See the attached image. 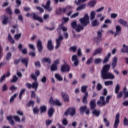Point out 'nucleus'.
Wrapping results in <instances>:
<instances>
[{
  "label": "nucleus",
  "instance_id": "79ce46f5",
  "mask_svg": "<svg viewBox=\"0 0 128 128\" xmlns=\"http://www.w3.org/2000/svg\"><path fill=\"white\" fill-rule=\"evenodd\" d=\"M92 26H96L100 25V23L98 22V20L96 19L95 20H94V21H92Z\"/></svg>",
  "mask_w": 128,
  "mask_h": 128
},
{
  "label": "nucleus",
  "instance_id": "a18cd8bd",
  "mask_svg": "<svg viewBox=\"0 0 128 128\" xmlns=\"http://www.w3.org/2000/svg\"><path fill=\"white\" fill-rule=\"evenodd\" d=\"M22 37V33H19L18 34H16L14 35V38L15 40L18 41L19 39Z\"/></svg>",
  "mask_w": 128,
  "mask_h": 128
},
{
  "label": "nucleus",
  "instance_id": "a19ab883",
  "mask_svg": "<svg viewBox=\"0 0 128 128\" xmlns=\"http://www.w3.org/2000/svg\"><path fill=\"white\" fill-rule=\"evenodd\" d=\"M96 17V12L94 11H92L90 14V19L91 20H94Z\"/></svg>",
  "mask_w": 128,
  "mask_h": 128
},
{
  "label": "nucleus",
  "instance_id": "864d4df0",
  "mask_svg": "<svg viewBox=\"0 0 128 128\" xmlns=\"http://www.w3.org/2000/svg\"><path fill=\"white\" fill-rule=\"evenodd\" d=\"M102 60L101 58H96L94 61L95 64H100L102 62Z\"/></svg>",
  "mask_w": 128,
  "mask_h": 128
},
{
  "label": "nucleus",
  "instance_id": "412c9836",
  "mask_svg": "<svg viewBox=\"0 0 128 128\" xmlns=\"http://www.w3.org/2000/svg\"><path fill=\"white\" fill-rule=\"evenodd\" d=\"M76 113V110L74 107H70V114L72 116L75 115Z\"/></svg>",
  "mask_w": 128,
  "mask_h": 128
},
{
  "label": "nucleus",
  "instance_id": "7ed1b4c3",
  "mask_svg": "<svg viewBox=\"0 0 128 128\" xmlns=\"http://www.w3.org/2000/svg\"><path fill=\"white\" fill-rule=\"evenodd\" d=\"M61 29H62V31L64 32L67 31L68 30L67 28H66V27H62V26H60V28H58L57 31L60 36H58V38H57V39H56V49L59 48L60 46L61 41H62V40H63L64 39L63 36L61 35Z\"/></svg>",
  "mask_w": 128,
  "mask_h": 128
},
{
  "label": "nucleus",
  "instance_id": "f8f14e48",
  "mask_svg": "<svg viewBox=\"0 0 128 128\" xmlns=\"http://www.w3.org/2000/svg\"><path fill=\"white\" fill-rule=\"evenodd\" d=\"M72 60L73 62H74V66L76 67H77L80 63L79 59L78 58V56L76 54L73 55L72 56Z\"/></svg>",
  "mask_w": 128,
  "mask_h": 128
},
{
  "label": "nucleus",
  "instance_id": "4be33fe9",
  "mask_svg": "<svg viewBox=\"0 0 128 128\" xmlns=\"http://www.w3.org/2000/svg\"><path fill=\"white\" fill-rule=\"evenodd\" d=\"M54 108H51L48 110V115L49 117H52V115H54Z\"/></svg>",
  "mask_w": 128,
  "mask_h": 128
},
{
  "label": "nucleus",
  "instance_id": "e433bc0d",
  "mask_svg": "<svg viewBox=\"0 0 128 128\" xmlns=\"http://www.w3.org/2000/svg\"><path fill=\"white\" fill-rule=\"evenodd\" d=\"M35 104L34 101L33 100H30L28 103L26 104V106L28 107H30V106H32V107H34V105Z\"/></svg>",
  "mask_w": 128,
  "mask_h": 128
},
{
  "label": "nucleus",
  "instance_id": "4c0bfd02",
  "mask_svg": "<svg viewBox=\"0 0 128 128\" xmlns=\"http://www.w3.org/2000/svg\"><path fill=\"white\" fill-rule=\"evenodd\" d=\"M92 113L93 114H94V115H95V116L98 117V116H100V110H97L96 109H95L92 112Z\"/></svg>",
  "mask_w": 128,
  "mask_h": 128
},
{
  "label": "nucleus",
  "instance_id": "09e8293b",
  "mask_svg": "<svg viewBox=\"0 0 128 128\" xmlns=\"http://www.w3.org/2000/svg\"><path fill=\"white\" fill-rule=\"evenodd\" d=\"M33 112L34 114H38L40 112V109H38V107H34L33 108Z\"/></svg>",
  "mask_w": 128,
  "mask_h": 128
},
{
  "label": "nucleus",
  "instance_id": "5fc2aeb1",
  "mask_svg": "<svg viewBox=\"0 0 128 128\" xmlns=\"http://www.w3.org/2000/svg\"><path fill=\"white\" fill-rule=\"evenodd\" d=\"M86 108H87V106L86 105L85 106H82L80 110V112H84L85 111H86Z\"/></svg>",
  "mask_w": 128,
  "mask_h": 128
},
{
  "label": "nucleus",
  "instance_id": "bb28decb",
  "mask_svg": "<svg viewBox=\"0 0 128 128\" xmlns=\"http://www.w3.org/2000/svg\"><path fill=\"white\" fill-rule=\"evenodd\" d=\"M10 72H8L6 74H4L3 76H2L1 77V83L2 82H3V81H4L6 77H10Z\"/></svg>",
  "mask_w": 128,
  "mask_h": 128
},
{
  "label": "nucleus",
  "instance_id": "c756f323",
  "mask_svg": "<svg viewBox=\"0 0 128 128\" xmlns=\"http://www.w3.org/2000/svg\"><path fill=\"white\" fill-rule=\"evenodd\" d=\"M8 40L10 41V43L12 44H14L15 41L14 39H13L12 35L10 34H8Z\"/></svg>",
  "mask_w": 128,
  "mask_h": 128
},
{
  "label": "nucleus",
  "instance_id": "1a4fd4ad",
  "mask_svg": "<svg viewBox=\"0 0 128 128\" xmlns=\"http://www.w3.org/2000/svg\"><path fill=\"white\" fill-rule=\"evenodd\" d=\"M36 47L39 53H42L44 47L42 46V42L41 40H38L36 43Z\"/></svg>",
  "mask_w": 128,
  "mask_h": 128
},
{
  "label": "nucleus",
  "instance_id": "2f4dec72",
  "mask_svg": "<svg viewBox=\"0 0 128 128\" xmlns=\"http://www.w3.org/2000/svg\"><path fill=\"white\" fill-rule=\"evenodd\" d=\"M18 80V78L17 77L16 75H14L12 76V79L10 80V82L12 83H15L16 82H17Z\"/></svg>",
  "mask_w": 128,
  "mask_h": 128
},
{
  "label": "nucleus",
  "instance_id": "f3484780",
  "mask_svg": "<svg viewBox=\"0 0 128 128\" xmlns=\"http://www.w3.org/2000/svg\"><path fill=\"white\" fill-rule=\"evenodd\" d=\"M90 109H95L96 104V99H93L90 101Z\"/></svg>",
  "mask_w": 128,
  "mask_h": 128
},
{
  "label": "nucleus",
  "instance_id": "5701e85b",
  "mask_svg": "<svg viewBox=\"0 0 128 128\" xmlns=\"http://www.w3.org/2000/svg\"><path fill=\"white\" fill-rule=\"evenodd\" d=\"M42 63H48V64H50V63H52V60L50 58H46L45 57L42 60Z\"/></svg>",
  "mask_w": 128,
  "mask_h": 128
},
{
  "label": "nucleus",
  "instance_id": "9b49d317",
  "mask_svg": "<svg viewBox=\"0 0 128 128\" xmlns=\"http://www.w3.org/2000/svg\"><path fill=\"white\" fill-rule=\"evenodd\" d=\"M120 113H117L116 116V119L114 123V128H118L120 122Z\"/></svg>",
  "mask_w": 128,
  "mask_h": 128
},
{
  "label": "nucleus",
  "instance_id": "c03bdc74",
  "mask_svg": "<svg viewBox=\"0 0 128 128\" xmlns=\"http://www.w3.org/2000/svg\"><path fill=\"white\" fill-rule=\"evenodd\" d=\"M40 110L41 113H44L46 111V106H45L44 105L40 107Z\"/></svg>",
  "mask_w": 128,
  "mask_h": 128
},
{
  "label": "nucleus",
  "instance_id": "39448f33",
  "mask_svg": "<svg viewBox=\"0 0 128 128\" xmlns=\"http://www.w3.org/2000/svg\"><path fill=\"white\" fill-rule=\"evenodd\" d=\"M118 59L117 57L114 56L112 59V68L114 70V72L116 73L117 75H118L120 74L119 71L117 70V69H116V67L117 65Z\"/></svg>",
  "mask_w": 128,
  "mask_h": 128
},
{
  "label": "nucleus",
  "instance_id": "13d9d810",
  "mask_svg": "<svg viewBox=\"0 0 128 128\" xmlns=\"http://www.w3.org/2000/svg\"><path fill=\"white\" fill-rule=\"evenodd\" d=\"M104 84L106 86H108L110 85H112L113 84V81H105Z\"/></svg>",
  "mask_w": 128,
  "mask_h": 128
},
{
  "label": "nucleus",
  "instance_id": "f03ea898",
  "mask_svg": "<svg viewBox=\"0 0 128 128\" xmlns=\"http://www.w3.org/2000/svg\"><path fill=\"white\" fill-rule=\"evenodd\" d=\"M30 77L34 82H33L32 84L29 82H27L26 83V86L28 89H31L32 88L33 89H34L36 91H37L38 88L39 86V83L38 82V77H36V76L34 74H31Z\"/></svg>",
  "mask_w": 128,
  "mask_h": 128
},
{
  "label": "nucleus",
  "instance_id": "ddd939ff",
  "mask_svg": "<svg viewBox=\"0 0 128 128\" xmlns=\"http://www.w3.org/2000/svg\"><path fill=\"white\" fill-rule=\"evenodd\" d=\"M61 96L65 102H68L70 101V97L66 92H62Z\"/></svg>",
  "mask_w": 128,
  "mask_h": 128
},
{
  "label": "nucleus",
  "instance_id": "6e6552de",
  "mask_svg": "<svg viewBox=\"0 0 128 128\" xmlns=\"http://www.w3.org/2000/svg\"><path fill=\"white\" fill-rule=\"evenodd\" d=\"M42 7H44V8L47 10L48 12H50V11H52V8L50 7V0H48L47 1L46 3V5H44V4H42Z\"/></svg>",
  "mask_w": 128,
  "mask_h": 128
},
{
  "label": "nucleus",
  "instance_id": "338daca9",
  "mask_svg": "<svg viewBox=\"0 0 128 128\" xmlns=\"http://www.w3.org/2000/svg\"><path fill=\"white\" fill-rule=\"evenodd\" d=\"M102 84H100V83H98V84H97V90H100L102 89Z\"/></svg>",
  "mask_w": 128,
  "mask_h": 128
},
{
  "label": "nucleus",
  "instance_id": "423d86ee",
  "mask_svg": "<svg viewBox=\"0 0 128 128\" xmlns=\"http://www.w3.org/2000/svg\"><path fill=\"white\" fill-rule=\"evenodd\" d=\"M102 32L100 31H98L97 33V38H94V41L96 42L97 46L99 45L102 40Z\"/></svg>",
  "mask_w": 128,
  "mask_h": 128
},
{
  "label": "nucleus",
  "instance_id": "aec40b11",
  "mask_svg": "<svg viewBox=\"0 0 128 128\" xmlns=\"http://www.w3.org/2000/svg\"><path fill=\"white\" fill-rule=\"evenodd\" d=\"M21 62L22 64H24L26 67H28L29 63V59H28V58H22L21 60Z\"/></svg>",
  "mask_w": 128,
  "mask_h": 128
},
{
  "label": "nucleus",
  "instance_id": "e2e57ef3",
  "mask_svg": "<svg viewBox=\"0 0 128 128\" xmlns=\"http://www.w3.org/2000/svg\"><path fill=\"white\" fill-rule=\"evenodd\" d=\"M122 96H123L122 91H120V92H119L118 94L116 96V98L118 99H120V98H122Z\"/></svg>",
  "mask_w": 128,
  "mask_h": 128
},
{
  "label": "nucleus",
  "instance_id": "603ef678",
  "mask_svg": "<svg viewBox=\"0 0 128 128\" xmlns=\"http://www.w3.org/2000/svg\"><path fill=\"white\" fill-rule=\"evenodd\" d=\"M62 8H58L56 10V13L57 15H60V14H62Z\"/></svg>",
  "mask_w": 128,
  "mask_h": 128
},
{
  "label": "nucleus",
  "instance_id": "393cba45",
  "mask_svg": "<svg viewBox=\"0 0 128 128\" xmlns=\"http://www.w3.org/2000/svg\"><path fill=\"white\" fill-rule=\"evenodd\" d=\"M7 119L9 121V122L11 125H14L15 122L14 120L12 119V116H7Z\"/></svg>",
  "mask_w": 128,
  "mask_h": 128
},
{
  "label": "nucleus",
  "instance_id": "3c124183",
  "mask_svg": "<svg viewBox=\"0 0 128 128\" xmlns=\"http://www.w3.org/2000/svg\"><path fill=\"white\" fill-rule=\"evenodd\" d=\"M12 56V54L11 52H8V53H7V55L6 56V60H10Z\"/></svg>",
  "mask_w": 128,
  "mask_h": 128
},
{
  "label": "nucleus",
  "instance_id": "0eeeda50",
  "mask_svg": "<svg viewBox=\"0 0 128 128\" xmlns=\"http://www.w3.org/2000/svg\"><path fill=\"white\" fill-rule=\"evenodd\" d=\"M97 104L98 106H105L106 101L104 96H100V98L97 101Z\"/></svg>",
  "mask_w": 128,
  "mask_h": 128
},
{
  "label": "nucleus",
  "instance_id": "4d7b16f0",
  "mask_svg": "<svg viewBox=\"0 0 128 128\" xmlns=\"http://www.w3.org/2000/svg\"><path fill=\"white\" fill-rule=\"evenodd\" d=\"M110 98H112V96L110 95H108V96H107L106 98V100L105 101V105H106V104H108L110 102Z\"/></svg>",
  "mask_w": 128,
  "mask_h": 128
},
{
  "label": "nucleus",
  "instance_id": "6ab92c4d",
  "mask_svg": "<svg viewBox=\"0 0 128 128\" xmlns=\"http://www.w3.org/2000/svg\"><path fill=\"white\" fill-rule=\"evenodd\" d=\"M32 14H33V19H34V20H38L40 23L44 22V20H42V17H39L38 16H36L35 13H32Z\"/></svg>",
  "mask_w": 128,
  "mask_h": 128
},
{
  "label": "nucleus",
  "instance_id": "ea45409f",
  "mask_svg": "<svg viewBox=\"0 0 128 128\" xmlns=\"http://www.w3.org/2000/svg\"><path fill=\"white\" fill-rule=\"evenodd\" d=\"M85 7H86V4H82V5H80V6H78V8H76V11L82 10L83 9H84Z\"/></svg>",
  "mask_w": 128,
  "mask_h": 128
},
{
  "label": "nucleus",
  "instance_id": "c85d7f7f",
  "mask_svg": "<svg viewBox=\"0 0 128 128\" xmlns=\"http://www.w3.org/2000/svg\"><path fill=\"white\" fill-rule=\"evenodd\" d=\"M88 92H86L85 93V94L83 97V98H82L83 103H87V102H88L87 98H88Z\"/></svg>",
  "mask_w": 128,
  "mask_h": 128
},
{
  "label": "nucleus",
  "instance_id": "680f3d73",
  "mask_svg": "<svg viewBox=\"0 0 128 128\" xmlns=\"http://www.w3.org/2000/svg\"><path fill=\"white\" fill-rule=\"evenodd\" d=\"M76 48L77 47L76 46H72V47H70V50L72 52H76Z\"/></svg>",
  "mask_w": 128,
  "mask_h": 128
},
{
  "label": "nucleus",
  "instance_id": "052dcab7",
  "mask_svg": "<svg viewBox=\"0 0 128 128\" xmlns=\"http://www.w3.org/2000/svg\"><path fill=\"white\" fill-rule=\"evenodd\" d=\"M17 96V94H14V95H12V97L10 98V102H14L15 98H16V97Z\"/></svg>",
  "mask_w": 128,
  "mask_h": 128
},
{
  "label": "nucleus",
  "instance_id": "4468645a",
  "mask_svg": "<svg viewBox=\"0 0 128 128\" xmlns=\"http://www.w3.org/2000/svg\"><path fill=\"white\" fill-rule=\"evenodd\" d=\"M116 32L114 34V37H116L117 35L121 34L122 27L120 25H117L116 27Z\"/></svg>",
  "mask_w": 128,
  "mask_h": 128
},
{
  "label": "nucleus",
  "instance_id": "a211bd4d",
  "mask_svg": "<svg viewBox=\"0 0 128 128\" xmlns=\"http://www.w3.org/2000/svg\"><path fill=\"white\" fill-rule=\"evenodd\" d=\"M47 48L48 50H54V45H52V40H48L47 44Z\"/></svg>",
  "mask_w": 128,
  "mask_h": 128
},
{
  "label": "nucleus",
  "instance_id": "69168bd1",
  "mask_svg": "<svg viewBox=\"0 0 128 128\" xmlns=\"http://www.w3.org/2000/svg\"><path fill=\"white\" fill-rule=\"evenodd\" d=\"M36 9L37 10H38L40 13H44V9L42 8V7H40V6H38L36 7Z\"/></svg>",
  "mask_w": 128,
  "mask_h": 128
},
{
  "label": "nucleus",
  "instance_id": "9d476101",
  "mask_svg": "<svg viewBox=\"0 0 128 128\" xmlns=\"http://www.w3.org/2000/svg\"><path fill=\"white\" fill-rule=\"evenodd\" d=\"M60 70L62 72H69L70 71V67L67 63H64L62 65Z\"/></svg>",
  "mask_w": 128,
  "mask_h": 128
},
{
  "label": "nucleus",
  "instance_id": "37998d69",
  "mask_svg": "<svg viewBox=\"0 0 128 128\" xmlns=\"http://www.w3.org/2000/svg\"><path fill=\"white\" fill-rule=\"evenodd\" d=\"M71 26H72V29H76V28H77L76 21H73V22H72Z\"/></svg>",
  "mask_w": 128,
  "mask_h": 128
},
{
  "label": "nucleus",
  "instance_id": "0e129e2a",
  "mask_svg": "<svg viewBox=\"0 0 128 128\" xmlns=\"http://www.w3.org/2000/svg\"><path fill=\"white\" fill-rule=\"evenodd\" d=\"M124 125L128 126V119L125 117L124 119Z\"/></svg>",
  "mask_w": 128,
  "mask_h": 128
},
{
  "label": "nucleus",
  "instance_id": "473e14b6",
  "mask_svg": "<svg viewBox=\"0 0 128 128\" xmlns=\"http://www.w3.org/2000/svg\"><path fill=\"white\" fill-rule=\"evenodd\" d=\"M84 27L82 26V25L78 24L77 25L76 28V32H80L81 30H84Z\"/></svg>",
  "mask_w": 128,
  "mask_h": 128
},
{
  "label": "nucleus",
  "instance_id": "cd10ccee",
  "mask_svg": "<svg viewBox=\"0 0 128 128\" xmlns=\"http://www.w3.org/2000/svg\"><path fill=\"white\" fill-rule=\"evenodd\" d=\"M50 70L51 71H56L58 70V66L56 65L55 61H54L53 64L51 66Z\"/></svg>",
  "mask_w": 128,
  "mask_h": 128
},
{
  "label": "nucleus",
  "instance_id": "f704fd0d",
  "mask_svg": "<svg viewBox=\"0 0 128 128\" xmlns=\"http://www.w3.org/2000/svg\"><path fill=\"white\" fill-rule=\"evenodd\" d=\"M5 12L8 15H12V10L10 7H8L6 9H5Z\"/></svg>",
  "mask_w": 128,
  "mask_h": 128
},
{
  "label": "nucleus",
  "instance_id": "20e7f679",
  "mask_svg": "<svg viewBox=\"0 0 128 128\" xmlns=\"http://www.w3.org/2000/svg\"><path fill=\"white\" fill-rule=\"evenodd\" d=\"M80 21L83 27L88 26L90 24V18L88 14H85L83 18H80Z\"/></svg>",
  "mask_w": 128,
  "mask_h": 128
},
{
  "label": "nucleus",
  "instance_id": "72a5a7b5",
  "mask_svg": "<svg viewBox=\"0 0 128 128\" xmlns=\"http://www.w3.org/2000/svg\"><path fill=\"white\" fill-rule=\"evenodd\" d=\"M8 20H9V18L6 16H4L3 19V20L2 21V23L4 25H6V24H8Z\"/></svg>",
  "mask_w": 128,
  "mask_h": 128
},
{
  "label": "nucleus",
  "instance_id": "7c9ffc66",
  "mask_svg": "<svg viewBox=\"0 0 128 128\" xmlns=\"http://www.w3.org/2000/svg\"><path fill=\"white\" fill-rule=\"evenodd\" d=\"M123 48L122 49V52L123 53H128V46H126L125 44H124L122 46Z\"/></svg>",
  "mask_w": 128,
  "mask_h": 128
},
{
  "label": "nucleus",
  "instance_id": "6e6d98bb",
  "mask_svg": "<svg viewBox=\"0 0 128 128\" xmlns=\"http://www.w3.org/2000/svg\"><path fill=\"white\" fill-rule=\"evenodd\" d=\"M92 60H93L92 57H90V58H89V59H88V60H87L86 62V65H90V64L91 63H92Z\"/></svg>",
  "mask_w": 128,
  "mask_h": 128
},
{
  "label": "nucleus",
  "instance_id": "a878e982",
  "mask_svg": "<svg viewBox=\"0 0 128 128\" xmlns=\"http://www.w3.org/2000/svg\"><path fill=\"white\" fill-rule=\"evenodd\" d=\"M118 23L122 25L123 26H126L128 25V22L124 20V19H119L118 21Z\"/></svg>",
  "mask_w": 128,
  "mask_h": 128
},
{
  "label": "nucleus",
  "instance_id": "49530a36",
  "mask_svg": "<svg viewBox=\"0 0 128 128\" xmlns=\"http://www.w3.org/2000/svg\"><path fill=\"white\" fill-rule=\"evenodd\" d=\"M96 3V1L95 0H93L92 1H90L88 5H89V6H90V7H94V6Z\"/></svg>",
  "mask_w": 128,
  "mask_h": 128
},
{
  "label": "nucleus",
  "instance_id": "b1692460",
  "mask_svg": "<svg viewBox=\"0 0 128 128\" xmlns=\"http://www.w3.org/2000/svg\"><path fill=\"white\" fill-rule=\"evenodd\" d=\"M111 53H108V55L105 56L104 60H103V63H107L108 62Z\"/></svg>",
  "mask_w": 128,
  "mask_h": 128
},
{
  "label": "nucleus",
  "instance_id": "58836bf2",
  "mask_svg": "<svg viewBox=\"0 0 128 128\" xmlns=\"http://www.w3.org/2000/svg\"><path fill=\"white\" fill-rule=\"evenodd\" d=\"M120 89V86L119 84H117L115 88V93L118 95L119 94V91Z\"/></svg>",
  "mask_w": 128,
  "mask_h": 128
},
{
  "label": "nucleus",
  "instance_id": "de8ad7c7",
  "mask_svg": "<svg viewBox=\"0 0 128 128\" xmlns=\"http://www.w3.org/2000/svg\"><path fill=\"white\" fill-rule=\"evenodd\" d=\"M55 77L59 81H62V78L60 74H55Z\"/></svg>",
  "mask_w": 128,
  "mask_h": 128
},
{
  "label": "nucleus",
  "instance_id": "f257e3e1",
  "mask_svg": "<svg viewBox=\"0 0 128 128\" xmlns=\"http://www.w3.org/2000/svg\"><path fill=\"white\" fill-rule=\"evenodd\" d=\"M110 69V64L104 65L101 70V76L103 79H114L115 76L114 74H112V73L109 72Z\"/></svg>",
  "mask_w": 128,
  "mask_h": 128
},
{
  "label": "nucleus",
  "instance_id": "dca6fc26",
  "mask_svg": "<svg viewBox=\"0 0 128 128\" xmlns=\"http://www.w3.org/2000/svg\"><path fill=\"white\" fill-rule=\"evenodd\" d=\"M18 48L20 50V51H22L23 54H27L28 53L27 48H24V49H22L23 45L21 43L19 44V45L18 46Z\"/></svg>",
  "mask_w": 128,
  "mask_h": 128
},
{
  "label": "nucleus",
  "instance_id": "8fccbe9b",
  "mask_svg": "<svg viewBox=\"0 0 128 128\" xmlns=\"http://www.w3.org/2000/svg\"><path fill=\"white\" fill-rule=\"evenodd\" d=\"M86 0H78V2H77L76 0L74 1V3L76 5H80V4H82V3H84V2H86Z\"/></svg>",
  "mask_w": 128,
  "mask_h": 128
},
{
  "label": "nucleus",
  "instance_id": "2eb2a0df",
  "mask_svg": "<svg viewBox=\"0 0 128 128\" xmlns=\"http://www.w3.org/2000/svg\"><path fill=\"white\" fill-rule=\"evenodd\" d=\"M102 47H99L98 48H97L96 49L95 51L93 52L92 56H96V55H98V54H100L102 52Z\"/></svg>",
  "mask_w": 128,
  "mask_h": 128
},
{
  "label": "nucleus",
  "instance_id": "bf43d9fd",
  "mask_svg": "<svg viewBox=\"0 0 128 128\" xmlns=\"http://www.w3.org/2000/svg\"><path fill=\"white\" fill-rule=\"evenodd\" d=\"M104 120L106 126H107V127H108V126H110V123L108 120L107 118H104Z\"/></svg>",
  "mask_w": 128,
  "mask_h": 128
},
{
  "label": "nucleus",
  "instance_id": "c9c22d12",
  "mask_svg": "<svg viewBox=\"0 0 128 128\" xmlns=\"http://www.w3.org/2000/svg\"><path fill=\"white\" fill-rule=\"evenodd\" d=\"M88 87V86H87L86 85H84L81 88V91H82V93H84V94L87 92Z\"/></svg>",
  "mask_w": 128,
  "mask_h": 128
},
{
  "label": "nucleus",
  "instance_id": "774afa93",
  "mask_svg": "<svg viewBox=\"0 0 128 128\" xmlns=\"http://www.w3.org/2000/svg\"><path fill=\"white\" fill-rule=\"evenodd\" d=\"M6 90H8V86L6 84H4L2 87V91H6Z\"/></svg>",
  "mask_w": 128,
  "mask_h": 128
}]
</instances>
